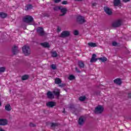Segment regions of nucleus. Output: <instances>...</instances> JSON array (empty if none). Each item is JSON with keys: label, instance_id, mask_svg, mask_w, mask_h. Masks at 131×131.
I'll use <instances>...</instances> for the list:
<instances>
[{"label": "nucleus", "instance_id": "72a5a7b5", "mask_svg": "<svg viewBox=\"0 0 131 131\" xmlns=\"http://www.w3.org/2000/svg\"><path fill=\"white\" fill-rule=\"evenodd\" d=\"M30 126L31 127H35L36 126V125L35 124H33L32 122L30 123Z\"/></svg>", "mask_w": 131, "mask_h": 131}, {"label": "nucleus", "instance_id": "a211bd4d", "mask_svg": "<svg viewBox=\"0 0 131 131\" xmlns=\"http://www.w3.org/2000/svg\"><path fill=\"white\" fill-rule=\"evenodd\" d=\"M114 82L115 83H116V84H119L120 85L121 83H122V82L121 81V79L120 78H117L114 80Z\"/></svg>", "mask_w": 131, "mask_h": 131}, {"label": "nucleus", "instance_id": "473e14b6", "mask_svg": "<svg viewBox=\"0 0 131 131\" xmlns=\"http://www.w3.org/2000/svg\"><path fill=\"white\" fill-rule=\"evenodd\" d=\"M6 71V68L3 67L0 68V72H5Z\"/></svg>", "mask_w": 131, "mask_h": 131}, {"label": "nucleus", "instance_id": "f704fd0d", "mask_svg": "<svg viewBox=\"0 0 131 131\" xmlns=\"http://www.w3.org/2000/svg\"><path fill=\"white\" fill-rule=\"evenodd\" d=\"M74 35H78V34H79V32H78V30H75L74 31Z\"/></svg>", "mask_w": 131, "mask_h": 131}, {"label": "nucleus", "instance_id": "09e8293b", "mask_svg": "<svg viewBox=\"0 0 131 131\" xmlns=\"http://www.w3.org/2000/svg\"><path fill=\"white\" fill-rule=\"evenodd\" d=\"M57 30H59V31H60V30L59 29V28L57 29Z\"/></svg>", "mask_w": 131, "mask_h": 131}, {"label": "nucleus", "instance_id": "f257e3e1", "mask_svg": "<svg viewBox=\"0 0 131 131\" xmlns=\"http://www.w3.org/2000/svg\"><path fill=\"white\" fill-rule=\"evenodd\" d=\"M34 20V19L32 16L30 15H26L25 17L23 18V21L25 23H27L28 24H29V23H32L33 21Z\"/></svg>", "mask_w": 131, "mask_h": 131}, {"label": "nucleus", "instance_id": "2f4dec72", "mask_svg": "<svg viewBox=\"0 0 131 131\" xmlns=\"http://www.w3.org/2000/svg\"><path fill=\"white\" fill-rule=\"evenodd\" d=\"M69 80H73V79H75V77L73 75H70L69 77Z\"/></svg>", "mask_w": 131, "mask_h": 131}, {"label": "nucleus", "instance_id": "4468645a", "mask_svg": "<svg viewBox=\"0 0 131 131\" xmlns=\"http://www.w3.org/2000/svg\"><path fill=\"white\" fill-rule=\"evenodd\" d=\"M48 99H54V95L51 91H48L47 94Z\"/></svg>", "mask_w": 131, "mask_h": 131}, {"label": "nucleus", "instance_id": "ddd939ff", "mask_svg": "<svg viewBox=\"0 0 131 131\" xmlns=\"http://www.w3.org/2000/svg\"><path fill=\"white\" fill-rule=\"evenodd\" d=\"M12 53L13 55H17L18 53V47L14 46L13 48H12Z\"/></svg>", "mask_w": 131, "mask_h": 131}, {"label": "nucleus", "instance_id": "de8ad7c7", "mask_svg": "<svg viewBox=\"0 0 131 131\" xmlns=\"http://www.w3.org/2000/svg\"><path fill=\"white\" fill-rule=\"evenodd\" d=\"M0 106H2V103L0 102Z\"/></svg>", "mask_w": 131, "mask_h": 131}, {"label": "nucleus", "instance_id": "c9c22d12", "mask_svg": "<svg viewBox=\"0 0 131 131\" xmlns=\"http://www.w3.org/2000/svg\"><path fill=\"white\" fill-rule=\"evenodd\" d=\"M68 4V2L67 1H63L62 2V5H67Z\"/></svg>", "mask_w": 131, "mask_h": 131}, {"label": "nucleus", "instance_id": "e433bc0d", "mask_svg": "<svg viewBox=\"0 0 131 131\" xmlns=\"http://www.w3.org/2000/svg\"><path fill=\"white\" fill-rule=\"evenodd\" d=\"M112 45H113L114 47H116V46H117V42H116V41H114V42H113V43H112Z\"/></svg>", "mask_w": 131, "mask_h": 131}, {"label": "nucleus", "instance_id": "9b49d317", "mask_svg": "<svg viewBox=\"0 0 131 131\" xmlns=\"http://www.w3.org/2000/svg\"><path fill=\"white\" fill-rule=\"evenodd\" d=\"M96 57H97V55L95 54H93L92 55V57L90 60L91 63H94V62H97L98 60H99V58H96Z\"/></svg>", "mask_w": 131, "mask_h": 131}, {"label": "nucleus", "instance_id": "79ce46f5", "mask_svg": "<svg viewBox=\"0 0 131 131\" xmlns=\"http://www.w3.org/2000/svg\"><path fill=\"white\" fill-rule=\"evenodd\" d=\"M92 6L93 7H96V6H97V4L96 3H93L92 4Z\"/></svg>", "mask_w": 131, "mask_h": 131}, {"label": "nucleus", "instance_id": "1a4fd4ad", "mask_svg": "<svg viewBox=\"0 0 131 131\" xmlns=\"http://www.w3.org/2000/svg\"><path fill=\"white\" fill-rule=\"evenodd\" d=\"M59 9L60 10L61 13H62V14H60L59 16L62 17V16H65V15H66V13H67V8H61L60 7H59Z\"/></svg>", "mask_w": 131, "mask_h": 131}, {"label": "nucleus", "instance_id": "2eb2a0df", "mask_svg": "<svg viewBox=\"0 0 131 131\" xmlns=\"http://www.w3.org/2000/svg\"><path fill=\"white\" fill-rule=\"evenodd\" d=\"M33 8V6L31 4H28L25 7V11H29V10H31Z\"/></svg>", "mask_w": 131, "mask_h": 131}, {"label": "nucleus", "instance_id": "39448f33", "mask_svg": "<svg viewBox=\"0 0 131 131\" xmlns=\"http://www.w3.org/2000/svg\"><path fill=\"white\" fill-rule=\"evenodd\" d=\"M103 10L106 14H107V15H108V16H111V15H112V10L109 7H104L103 8Z\"/></svg>", "mask_w": 131, "mask_h": 131}, {"label": "nucleus", "instance_id": "6ab92c4d", "mask_svg": "<svg viewBox=\"0 0 131 131\" xmlns=\"http://www.w3.org/2000/svg\"><path fill=\"white\" fill-rule=\"evenodd\" d=\"M53 93L55 96H57L58 98L60 97V89H57V91H53Z\"/></svg>", "mask_w": 131, "mask_h": 131}, {"label": "nucleus", "instance_id": "37998d69", "mask_svg": "<svg viewBox=\"0 0 131 131\" xmlns=\"http://www.w3.org/2000/svg\"><path fill=\"white\" fill-rule=\"evenodd\" d=\"M64 84H61L59 85V86H60V88H63V86H64Z\"/></svg>", "mask_w": 131, "mask_h": 131}, {"label": "nucleus", "instance_id": "4be33fe9", "mask_svg": "<svg viewBox=\"0 0 131 131\" xmlns=\"http://www.w3.org/2000/svg\"><path fill=\"white\" fill-rule=\"evenodd\" d=\"M120 5V0H114V5L115 7H118Z\"/></svg>", "mask_w": 131, "mask_h": 131}, {"label": "nucleus", "instance_id": "c756f323", "mask_svg": "<svg viewBox=\"0 0 131 131\" xmlns=\"http://www.w3.org/2000/svg\"><path fill=\"white\" fill-rule=\"evenodd\" d=\"M50 67L53 69V70H56V69H57V66L55 64H51Z\"/></svg>", "mask_w": 131, "mask_h": 131}, {"label": "nucleus", "instance_id": "a19ab883", "mask_svg": "<svg viewBox=\"0 0 131 131\" xmlns=\"http://www.w3.org/2000/svg\"><path fill=\"white\" fill-rule=\"evenodd\" d=\"M128 98H129V99H130V98H131V93H128Z\"/></svg>", "mask_w": 131, "mask_h": 131}, {"label": "nucleus", "instance_id": "f8f14e48", "mask_svg": "<svg viewBox=\"0 0 131 131\" xmlns=\"http://www.w3.org/2000/svg\"><path fill=\"white\" fill-rule=\"evenodd\" d=\"M8 124V120L4 119H0V125H7Z\"/></svg>", "mask_w": 131, "mask_h": 131}, {"label": "nucleus", "instance_id": "c03bdc74", "mask_svg": "<svg viewBox=\"0 0 131 131\" xmlns=\"http://www.w3.org/2000/svg\"><path fill=\"white\" fill-rule=\"evenodd\" d=\"M0 131H5V130H4L3 128H0Z\"/></svg>", "mask_w": 131, "mask_h": 131}, {"label": "nucleus", "instance_id": "dca6fc26", "mask_svg": "<svg viewBox=\"0 0 131 131\" xmlns=\"http://www.w3.org/2000/svg\"><path fill=\"white\" fill-rule=\"evenodd\" d=\"M78 122L79 125H82V124L84 123V119L82 117H80V118H79Z\"/></svg>", "mask_w": 131, "mask_h": 131}, {"label": "nucleus", "instance_id": "cd10ccee", "mask_svg": "<svg viewBox=\"0 0 131 131\" xmlns=\"http://www.w3.org/2000/svg\"><path fill=\"white\" fill-rule=\"evenodd\" d=\"M58 56V54L56 51H54L52 53V57L53 58H56Z\"/></svg>", "mask_w": 131, "mask_h": 131}, {"label": "nucleus", "instance_id": "9d476101", "mask_svg": "<svg viewBox=\"0 0 131 131\" xmlns=\"http://www.w3.org/2000/svg\"><path fill=\"white\" fill-rule=\"evenodd\" d=\"M56 104V102L49 101L46 103V106H47V107H50V108H53V107H54Z\"/></svg>", "mask_w": 131, "mask_h": 131}, {"label": "nucleus", "instance_id": "393cba45", "mask_svg": "<svg viewBox=\"0 0 131 131\" xmlns=\"http://www.w3.org/2000/svg\"><path fill=\"white\" fill-rule=\"evenodd\" d=\"M51 127H56V126H59L60 125V123H51Z\"/></svg>", "mask_w": 131, "mask_h": 131}, {"label": "nucleus", "instance_id": "58836bf2", "mask_svg": "<svg viewBox=\"0 0 131 131\" xmlns=\"http://www.w3.org/2000/svg\"><path fill=\"white\" fill-rule=\"evenodd\" d=\"M61 1V0H54V3H55V4H58V3H60Z\"/></svg>", "mask_w": 131, "mask_h": 131}, {"label": "nucleus", "instance_id": "4c0bfd02", "mask_svg": "<svg viewBox=\"0 0 131 131\" xmlns=\"http://www.w3.org/2000/svg\"><path fill=\"white\" fill-rule=\"evenodd\" d=\"M75 70L76 71V72H78V73H80V71L79 70H78V68H77V67L75 68Z\"/></svg>", "mask_w": 131, "mask_h": 131}, {"label": "nucleus", "instance_id": "a18cd8bd", "mask_svg": "<svg viewBox=\"0 0 131 131\" xmlns=\"http://www.w3.org/2000/svg\"><path fill=\"white\" fill-rule=\"evenodd\" d=\"M75 1H77L78 2H81V1L82 0H75Z\"/></svg>", "mask_w": 131, "mask_h": 131}, {"label": "nucleus", "instance_id": "c85d7f7f", "mask_svg": "<svg viewBox=\"0 0 131 131\" xmlns=\"http://www.w3.org/2000/svg\"><path fill=\"white\" fill-rule=\"evenodd\" d=\"M98 60H100L101 62H106V61H107V58L105 57H104L103 58H98Z\"/></svg>", "mask_w": 131, "mask_h": 131}, {"label": "nucleus", "instance_id": "412c9836", "mask_svg": "<svg viewBox=\"0 0 131 131\" xmlns=\"http://www.w3.org/2000/svg\"><path fill=\"white\" fill-rule=\"evenodd\" d=\"M78 65L79 68H84V63L82 61H79L78 62Z\"/></svg>", "mask_w": 131, "mask_h": 131}, {"label": "nucleus", "instance_id": "f3484780", "mask_svg": "<svg viewBox=\"0 0 131 131\" xmlns=\"http://www.w3.org/2000/svg\"><path fill=\"white\" fill-rule=\"evenodd\" d=\"M43 48H50V44L48 42H44L40 43Z\"/></svg>", "mask_w": 131, "mask_h": 131}, {"label": "nucleus", "instance_id": "423d86ee", "mask_svg": "<svg viewBox=\"0 0 131 131\" xmlns=\"http://www.w3.org/2000/svg\"><path fill=\"white\" fill-rule=\"evenodd\" d=\"M77 21H78L79 24H83V23L85 22V19L83 16H78L77 17Z\"/></svg>", "mask_w": 131, "mask_h": 131}, {"label": "nucleus", "instance_id": "bb28decb", "mask_svg": "<svg viewBox=\"0 0 131 131\" xmlns=\"http://www.w3.org/2000/svg\"><path fill=\"white\" fill-rule=\"evenodd\" d=\"M29 78V76L28 75H25L22 76L21 79L23 80H27V79H28Z\"/></svg>", "mask_w": 131, "mask_h": 131}, {"label": "nucleus", "instance_id": "5701e85b", "mask_svg": "<svg viewBox=\"0 0 131 131\" xmlns=\"http://www.w3.org/2000/svg\"><path fill=\"white\" fill-rule=\"evenodd\" d=\"M5 110H6V111H8V112L11 111V110H12V107L11 106V105L8 104H7L6 105H5Z\"/></svg>", "mask_w": 131, "mask_h": 131}, {"label": "nucleus", "instance_id": "aec40b11", "mask_svg": "<svg viewBox=\"0 0 131 131\" xmlns=\"http://www.w3.org/2000/svg\"><path fill=\"white\" fill-rule=\"evenodd\" d=\"M8 14L4 12H0V18H2V19H5V18H7Z\"/></svg>", "mask_w": 131, "mask_h": 131}, {"label": "nucleus", "instance_id": "0eeeda50", "mask_svg": "<svg viewBox=\"0 0 131 131\" xmlns=\"http://www.w3.org/2000/svg\"><path fill=\"white\" fill-rule=\"evenodd\" d=\"M37 32L41 36H43L45 34V31L43 30V28L42 27H39L37 29Z\"/></svg>", "mask_w": 131, "mask_h": 131}, {"label": "nucleus", "instance_id": "a878e982", "mask_svg": "<svg viewBox=\"0 0 131 131\" xmlns=\"http://www.w3.org/2000/svg\"><path fill=\"white\" fill-rule=\"evenodd\" d=\"M88 46H89V47H91L92 48H96V47H97V43L92 42H89Z\"/></svg>", "mask_w": 131, "mask_h": 131}, {"label": "nucleus", "instance_id": "7ed1b4c3", "mask_svg": "<svg viewBox=\"0 0 131 131\" xmlns=\"http://www.w3.org/2000/svg\"><path fill=\"white\" fill-rule=\"evenodd\" d=\"M122 24V21L120 19H117L114 21L112 24V27H114V28H117L118 27H120V26H121Z\"/></svg>", "mask_w": 131, "mask_h": 131}, {"label": "nucleus", "instance_id": "49530a36", "mask_svg": "<svg viewBox=\"0 0 131 131\" xmlns=\"http://www.w3.org/2000/svg\"><path fill=\"white\" fill-rule=\"evenodd\" d=\"M65 112V108H64V111L63 112V113Z\"/></svg>", "mask_w": 131, "mask_h": 131}, {"label": "nucleus", "instance_id": "7c9ffc66", "mask_svg": "<svg viewBox=\"0 0 131 131\" xmlns=\"http://www.w3.org/2000/svg\"><path fill=\"white\" fill-rule=\"evenodd\" d=\"M86 99L85 96H81L79 98V101H81V102H83Z\"/></svg>", "mask_w": 131, "mask_h": 131}, {"label": "nucleus", "instance_id": "20e7f679", "mask_svg": "<svg viewBox=\"0 0 131 131\" xmlns=\"http://www.w3.org/2000/svg\"><path fill=\"white\" fill-rule=\"evenodd\" d=\"M103 111H104V107L102 105H99L95 108V113L101 114V113H103Z\"/></svg>", "mask_w": 131, "mask_h": 131}, {"label": "nucleus", "instance_id": "b1692460", "mask_svg": "<svg viewBox=\"0 0 131 131\" xmlns=\"http://www.w3.org/2000/svg\"><path fill=\"white\" fill-rule=\"evenodd\" d=\"M62 83V81L61 80V79L59 78H56L55 79V83L56 84H60V83Z\"/></svg>", "mask_w": 131, "mask_h": 131}, {"label": "nucleus", "instance_id": "6e6552de", "mask_svg": "<svg viewBox=\"0 0 131 131\" xmlns=\"http://www.w3.org/2000/svg\"><path fill=\"white\" fill-rule=\"evenodd\" d=\"M70 35V32L68 31H63L60 35L61 37L64 38V37H67Z\"/></svg>", "mask_w": 131, "mask_h": 131}, {"label": "nucleus", "instance_id": "f03ea898", "mask_svg": "<svg viewBox=\"0 0 131 131\" xmlns=\"http://www.w3.org/2000/svg\"><path fill=\"white\" fill-rule=\"evenodd\" d=\"M22 51L25 56H29V55H30L31 50L29 46H24L22 48Z\"/></svg>", "mask_w": 131, "mask_h": 131}, {"label": "nucleus", "instance_id": "8fccbe9b", "mask_svg": "<svg viewBox=\"0 0 131 131\" xmlns=\"http://www.w3.org/2000/svg\"><path fill=\"white\" fill-rule=\"evenodd\" d=\"M71 108H72V107H71Z\"/></svg>", "mask_w": 131, "mask_h": 131}, {"label": "nucleus", "instance_id": "ea45409f", "mask_svg": "<svg viewBox=\"0 0 131 131\" xmlns=\"http://www.w3.org/2000/svg\"><path fill=\"white\" fill-rule=\"evenodd\" d=\"M130 0H123V3H127L129 2Z\"/></svg>", "mask_w": 131, "mask_h": 131}]
</instances>
